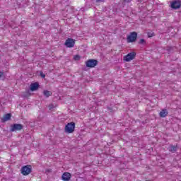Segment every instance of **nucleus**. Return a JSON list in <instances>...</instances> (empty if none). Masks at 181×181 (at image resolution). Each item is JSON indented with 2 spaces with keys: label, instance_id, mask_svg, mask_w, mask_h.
I'll return each mask as SVG.
<instances>
[{
  "label": "nucleus",
  "instance_id": "obj_18",
  "mask_svg": "<svg viewBox=\"0 0 181 181\" xmlns=\"http://www.w3.org/2000/svg\"><path fill=\"white\" fill-rule=\"evenodd\" d=\"M54 105H53V104H50L49 105V110H53V108H54Z\"/></svg>",
  "mask_w": 181,
  "mask_h": 181
},
{
  "label": "nucleus",
  "instance_id": "obj_7",
  "mask_svg": "<svg viewBox=\"0 0 181 181\" xmlns=\"http://www.w3.org/2000/svg\"><path fill=\"white\" fill-rule=\"evenodd\" d=\"M74 45H76V41L74 40V39L68 38L67 40H66L65 46H66V47H74Z\"/></svg>",
  "mask_w": 181,
  "mask_h": 181
},
{
  "label": "nucleus",
  "instance_id": "obj_6",
  "mask_svg": "<svg viewBox=\"0 0 181 181\" xmlns=\"http://www.w3.org/2000/svg\"><path fill=\"white\" fill-rule=\"evenodd\" d=\"M21 129H23V125L21 124H14L11 125V132H15V131H21Z\"/></svg>",
  "mask_w": 181,
  "mask_h": 181
},
{
  "label": "nucleus",
  "instance_id": "obj_17",
  "mask_svg": "<svg viewBox=\"0 0 181 181\" xmlns=\"http://www.w3.org/2000/svg\"><path fill=\"white\" fill-rule=\"evenodd\" d=\"M153 36H155V33H148V37H153Z\"/></svg>",
  "mask_w": 181,
  "mask_h": 181
},
{
  "label": "nucleus",
  "instance_id": "obj_4",
  "mask_svg": "<svg viewBox=\"0 0 181 181\" xmlns=\"http://www.w3.org/2000/svg\"><path fill=\"white\" fill-rule=\"evenodd\" d=\"M136 56V53L132 52L127 54L126 56L124 57V62H131V60H134Z\"/></svg>",
  "mask_w": 181,
  "mask_h": 181
},
{
  "label": "nucleus",
  "instance_id": "obj_5",
  "mask_svg": "<svg viewBox=\"0 0 181 181\" xmlns=\"http://www.w3.org/2000/svg\"><path fill=\"white\" fill-rule=\"evenodd\" d=\"M97 64H98V61H97L96 59H89L86 62V67H95Z\"/></svg>",
  "mask_w": 181,
  "mask_h": 181
},
{
  "label": "nucleus",
  "instance_id": "obj_12",
  "mask_svg": "<svg viewBox=\"0 0 181 181\" xmlns=\"http://www.w3.org/2000/svg\"><path fill=\"white\" fill-rule=\"evenodd\" d=\"M168 110L166 109H163L161 110V112H160V117L161 118H165V117H166L168 115Z\"/></svg>",
  "mask_w": 181,
  "mask_h": 181
},
{
  "label": "nucleus",
  "instance_id": "obj_15",
  "mask_svg": "<svg viewBox=\"0 0 181 181\" xmlns=\"http://www.w3.org/2000/svg\"><path fill=\"white\" fill-rule=\"evenodd\" d=\"M5 78H6L5 73H4V71H0V80H4Z\"/></svg>",
  "mask_w": 181,
  "mask_h": 181
},
{
  "label": "nucleus",
  "instance_id": "obj_13",
  "mask_svg": "<svg viewBox=\"0 0 181 181\" xmlns=\"http://www.w3.org/2000/svg\"><path fill=\"white\" fill-rule=\"evenodd\" d=\"M176 149H177V148L175 146H170L168 148L169 152H172L173 153H175V152H176Z\"/></svg>",
  "mask_w": 181,
  "mask_h": 181
},
{
  "label": "nucleus",
  "instance_id": "obj_21",
  "mask_svg": "<svg viewBox=\"0 0 181 181\" xmlns=\"http://www.w3.org/2000/svg\"><path fill=\"white\" fill-rule=\"evenodd\" d=\"M124 2H126L127 4H129V2H132V0H124Z\"/></svg>",
  "mask_w": 181,
  "mask_h": 181
},
{
  "label": "nucleus",
  "instance_id": "obj_3",
  "mask_svg": "<svg viewBox=\"0 0 181 181\" xmlns=\"http://www.w3.org/2000/svg\"><path fill=\"white\" fill-rule=\"evenodd\" d=\"M136 37H138V33L136 32H132L127 37V42L128 43H134L136 40Z\"/></svg>",
  "mask_w": 181,
  "mask_h": 181
},
{
  "label": "nucleus",
  "instance_id": "obj_10",
  "mask_svg": "<svg viewBox=\"0 0 181 181\" xmlns=\"http://www.w3.org/2000/svg\"><path fill=\"white\" fill-rule=\"evenodd\" d=\"M38 88L39 83H31L30 86V90H31V91H36V90H37Z\"/></svg>",
  "mask_w": 181,
  "mask_h": 181
},
{
  "label": "nucleus",
  "instance_id": "obj_23",
  "mask_svg": "<svg viewBox=\"0 0 181 181\" xmlns=\"http://www.w3.org/2000/svg\"><path fill=\"white\" fill-rule=\"evenodd\" d=\"M138 1V2H142V1H144V0H137Z\"/></svg>",
  "mask_w": 181,
  "mask_h": 181
},
{
  "label": "nucleus",
  "instance_id": "obj_16",
  "mask_svg": "<svg viewBox=\"0 0 181 181\" xmlns=\"http://www.w3.org/2000/svg\"><path fill=\"white\" fill-rule=\"evenodd\" d=\"M139 43L140 45H145V43H146V42L144 39H141Z\"/></svg>",
  "mask_w": 181,
  "mask_h": 181
},
{
  "label": "nucleus",
  "instance_id": "obj_20",
  "mask_svg": "<svg viewBox=\"0 0 181 181\" xmlns=\"http://www.w3.org/2000/svg\"><path fill=\"white\" fill-rule=\"evenodd\" d=\"M79 59H80V56H78V55H76L74 57V60H78Z\"/></svg>",
  "mask_w": 181,
  "mask_h": 181
},
{
  "label": "nucleus",
  "instance_id": "obj_11",
  "mask_svg": "<svg viewBox=\"0 0 181 181\" xmlns=\"http://www.w3.org/2000/svg\"><path fill=\"white\" fill-rule=\"evenodd\" d=\"M11 117H12V115L10 113H7L3 117V118H1V121L3 122H6V121H9V119H11Z\"/></svg>",
  "mask_w": 181,
  "mask_h": 181
},
{
  "label": "nucleus",
  "instance_id": "obj_9",
  "mask_svg": "<svg viewBox=\"0 0 181 181\" xmlns=\"http://www.w3.org/2000/svg\"><path fill=\"white\" fill-rule=\"evenodd\" d=\"M71 177V175L69 173H64L62 175V180L64 181H69L70 180Z\"/></svg>",
  "mask_w": 181,
  "mask_h": 181
},
{
  "label": "nucleus",
  "instance_id": "obj_8",
  "mask_svg": "<svg viewBox=\"0 0 181 181\" xmlns=\"http://www.w3.org/2000/svg\"><path fill=\"white\" fill-rule=\"evenodd\" d=\"M172 9H179L181 6L180 1L175 0L170 3Z\"/></svg>",
  "mask_w": 181,
  "mask_h": 181
},
{
  "label": "nucleus",
  "instance_id": "obj_19",
  "mask_svg": "<svg viewBox=\"0 0 181 181\" xmlns=\"http://www.w3.org/2000/svg\"><path fill=\"white\" fill-rule=\"evenodd\" d=\"M40 75L41 77H42V78H45L46 77V75H45V74H43V72H40Z\"/></svg>",
  "mask_w": 181,
  "mask_h": 181
},
{
  "label": "nucleus",
  "instance_id": "obj_2",
  "mask_svg": "<svg viewBox=\"0 0 181 181\" xmlns=\"http://www.w3.org/2000/svg\"><path fill=\"white\" fill-rule=\"evenodd\" d=\"M32 172V166L30 165L23 166L21 168V173L24 176H28Z\"/></svg>",
  "mask_w": 181,
  "mask_h": 181
},
{
  "label": "nucleus",
  "instance_id": "obj_1",
  "mask_svg": "<svg viewBox=\"0 0 181 181\" xmlns=\"http://www.w3.org/2000/svg\"><path fill=\"white\" fill-rule=\"evenodd\" d=\"M76 128V123L70 122L65 126V132L67 134H73L74 129Z\"/></svg>",
  "mask_w": 181,
  "mask_h": 181
},
{
  "label": "nucleus",
  "instance_id": "obj_14",
  "mask_svg": "<svg viewBox=\"0 0 181 181\" xmlns=\"http://www.w3.org/2000/svg\"><path fill=\"white\" fill-rule=\"evenodd\" d=\"M43 94H44L45 97H46L47 98L50 97V95H52V92L49 91V90H44Z\"/></svg>",
  "mask_w": 181,
  "mask_h": 181
},
{
  "label": "nucleus",
  "instance_id": "obj_22",
  "mask_svg": "<svg viewBox=\"0 0 181 181\" xmlns=\"http://www.w3.org/2000/svg\"><path fill=\"white\" fill-rule=\"evenodd\" d=\"M105 0H96L97 3H100V2H105Z\"/></svg>",
  "mask_w": 181,
  "mask_h": 181
}]
</instances>
